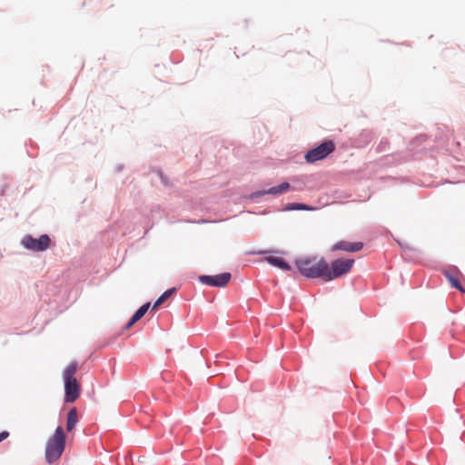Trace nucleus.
Segmentation results:
<instances>
[{
  "mask_svg": "<svg viewBox=\"0 0 465 465\" xmlns=\"http://www.w3.org/2000/svg\"><path fill=\"white\" fill-rule=\"evenodd\" d=\"M150 307V302H147L142 305L132 316L128 323L126 324V329H130L136 322L143 317V315L147 312Z\"/></svg>",
  "mask_w": 465,
  "mask_h": 465,
  "instance_id": "9d476101",
  "label": "nucleus"
},
{
  "mask_svg": "<svg viewBox=\"0 0 465 465\" xmlns=\"http://www.w3.org/2000/svg\"><path fill=\"white\" fill-rule=\"evenodd\" d=\"M291 185L290 183H282L277 186H273L272 188H270L266 193H270V194H281V193H283L285 192H287L289 189H290Z\"/></svg>",
  "mask_w": 465,
  "mask_h": 465,
  "instance_id": "4468645a",
  "label": "nucleus"
},
{
  "mask_svg": "<svg viewBox=\"0 0 465 465\" xmlns=\"http://www.w3.org/2000/svg\"><path fill=\"white\" fill-rule=\"evenodd\" d=\"M443 273L453 288L459 290L461 292H465V289L461 286L459 279V276L461 275V273L457 269H454L453 271L448 270Z\"/></svg>",
  "mask_w": 465,
  "mask_h": 465,
  "instance_id": "1a4fd4ad",
  "label": "nucleus"
},
{
  "mask_svg": "<svg viewBox=\"0 0 465 465\" xmlns=\"http://www.w3.org/2000/svg\"><path fill=\"white\" fill-rule=\"evenodd\" d=\"M65 434L61 426H58L52 437L45 444V458L49 464L57 461L65 449Z\"/></svg>",
  "mask_w": 465,
  "mask_h": 465,
  "instance_id": "f03ea898",
  "label": "nucleus"
},
{
  "mask_svg": "<svg viewBox=\"0 0 465 465\" xmlns=\"http://www.w3.org/2000/svg\"><path fill=\"white\" fill-rule=\"evenodd\" d=\"M21 242L25 249L33 252H44L49 248L51 239L47 234H43L38 239L26 235L22 239Z\"/></svg>",
  "mask_w": 465,
  "mask_h": 465,
  "instance_id": "423d86ee",
  "label": "nucleus"
},
{
  "mask_svg": "<svg viewBox=\"0 0 465 465\" xmlns=\"http://www.w3.org/2000/svg\"><path fill=\"white\" fill-rule=\"evenodd\" d=\"M363 243L361 242H350L347 241H341L332 246V251L341 250L349 252H359L362 249Z\"/></svg>",
  "mask_w": 465,
  "mask_h": 465,
  "instance_id": "6e6552de",
  "label": "nucleus"
},
{
  "mask_svg": "<svg viewBox=\"0 0 465 465\" xmlns=\"http://www.w3.org/2000/svg\"><path fill=\"white\" fill-rule=\"evenodd\" d=\"M265 260L272 265L276 266L283 271H290L291 266L283 261L282 258L279 257H273V256H268L265 258Z\"/></svg>",
  "mask_w": 465,
  "mask_h": 465,
  "instance_id": "f8f14e48",
  "label": "nucleus"
},
{
  "mask_svg": "<svg viewBox=\"0 0 465 465\" xmlns=\"http://www.w3.org/2000/svg\"><path fill=\"white\" fill-rule=\"evenodd\" d=\"M176 292L175 288H171L165 291L153 305V310L157 309L162 303H163L173 293Z\"/></svg>",
  "mask_w": 465,
  "mask_h": 465,
  "instance_id": "ddd939ff",
  "label": "nucleus"
},
{
  "mask_svg": "<svg viewBox=\"0 0 465 465\" xmlns=\"http://www.w3.org/2000/svg\"><path fill=\"white\" fill-rule=\"evenodd\" d=\"M335 149V145L331 141L324 142L321 143L316 148L309 150L304 158L307 163H315L317 161L322 160L327 157L330 153H331Z\"/></svg>",
  "mask_w": 465,
  "mask_h": 465,
  "instance_id": "39448f33",
  "label": "nucleus"
},
{
  "mask_svg": "<svg viewBox=\"0 0 465 465\" xmlns=\"http://www.w3.org/2000/svg\"><path fill=\"white\" fill-rule=\"evenodd\" d=\"M199 280L202 283L207 285L224 287L231 280V273L223 272L214 276L202 275L199 277Z\"/></svg>",
  "mask_w": 465,
  "mask_h": 465,
  "instance_id": "0eeeda50",
  "label": "nucleus"
},
{
  "mask_svg": "<svg viewBox=\"0 0 465 465\" xmlns=\"http://www.w3.org/2000/svg\"><path fill=\"white\" fill-rule=\"evenodd\" d=\"M286 210L292 211V210H312V207H309L302 203H289L286 206Z\"/></svg>",
  "mask_w": 465,
  "mask_h": 465,
  "instance_id": "2eb2a0df",
  "label": "nucleus"
},
{
  "mask_svg": "<svg viewBox=\"0 0 465 465\" xmlns=\"http://www.w3.org/2000/svg\"><path fill=\"white\" fill-rule=\"evenodd\" d=\"M295 265L301 274L307 278H322L325 281L326 261L315 256L302 257L295 261Z\"/></svg>",
  "mask_w": 465,
  "mask_h": 465,
  "instance_id": "f257e3e1",
  "label": "nucleus"
},
{
  "mask_svg": "<svg viewBox=\"0 0 465 465\" xmlns=\"http://www.w3.org/2000/svg\"><path fill=\"white\" fill-rule=\"evenodd\" d=\"M78 422V414L77 410L75 407L72 408L68 414L66 419V430L67 431H71L74 429L75 425Z\"/></svg>",
  "mask_w": 465,
  "mask_h": 465,
  "instance_id": "9b49d317",
  "label": "nucleus"
},
{
  "mask_svg": "<svg viewBox=\"0 0 465 465\" xmlns=\"http://www.w3.org/2000/svg\"><path fill=\"white\" fill-rule=\"evenodd\" d=\"M354 263V260L337 259L331 262V265L326 262L325 282L332 281L348 273Z\"/></svg>",
  "mask_w": 465,
  "mask_h": 465,
  "instance_id": "20e7f679",
  "label": "nucleus"
},
{
  "mask_svg": "<svg viewBox=\"0 0 465 465\" xmlns=\"http://www.w3.org/2000/svg\"><path fill=\"white\" fill-rule=\"evenodd\" d=\"M78 371L76 361H72L64 371L63 379L64 382V401L74 402L80 396L81 385L74 377Z\"/></svg>",
  "mask_w": 465,
  "mask_h": 465,
  "instance_id": "7ed1b4c3",
  "label": "nucleus"
},
{
  "mask_svg": "<svg viewBox=\"0 0 465 465\" xmlns=\"http://www.w3.org/2000/svg\"><path fill=\"white\" fill-rule=\"evenodd\" d=\"M9 436L7 431H3L0 433V442L5 440Z\"/></svg>",
  "mask_w": 465,
  "mask_h": 465,
  "instance_id": "dca6fc26",
  "label": "nucleus"
}]
</instances>
